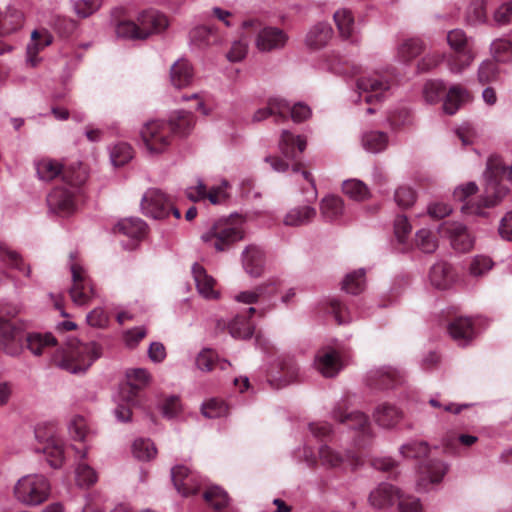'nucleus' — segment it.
Instances as JSON below:
<instances>
[{
  "instance_id": "338daca9",
  "label": "nucleus",
  "mask_w": 512,
  "mask_h": 512,
  "mask_svg": "<svg viewBox=\"0 0 512 512\" xmlns=\"http://www.w3.org/2000/svg\"><path fill=\"white\" fill-rule=\"evenodd\" d=\"M412 226L405 215H398L394 223V233L399 244L405 245L406 237L410 234Z\"/></svg>"
},
{
  "instance_id": "20e7f679",
  "label": "nucleus",
  "mask_w": 512,
  "mask_h": 512,
  "mask_svg": "<svg viewBox=\"0 0 512 512\" xmlns=\"http://www.w3.org/2000/svg\"><path fill=\"white\" fill-rule=\"evenodd\" d=\"M169 25L167 17L157 10L140 12L135 20H121L116 25L118 37L129 40H146L152 35L160 34Z\"/></svg>"
},
{
  "instance_id": "052dcab7",
  "label": "nucleus",
  "mask_w": 512,
  "mask_h": 512,
  "mask_svg": "<svg viewBox=\"0 0 512 512\" xmlns=\"http://www.w3.org/2000/svg\"><path fill=\"white\" fill-rule=\"evenodd\" d=\"M227 404L219 399H210L202 406V414L207 418H218L228 414Z\"/></svg>"
},
{
  "instance_id": "69168bd1",
  "label": "nucleus",
  "mask_w": 512,
  "mask_h": 512,
  "mask_svg": "<svg viewBox=\"0 0 512 512\" xmlns=\"http://www.w3.org/2000/svg\"><path fill=\"white\" fill-rule=\"evenodd\" d=\"M412 114L406 108H399L391 112L388 117L389 123L393 129H400L412 123Z\"/></svg>"
},
{
  "instance_id": "dca6fc26",
  "label": "nucleus",
  "mask_w": 512,
  "mask_h": 512,
  "mask_svg": "<svg viewBox=\"0 0 512 512\" xmlns=\"http://www.w3.org/2000/svg\"><path fill=\"white\" fill-rule=\"evenodd\" d=\"M473 95L469 89L462 84H452L446 88L443 97V111L448 115L456 114L460 109L472 103Z\"/></svg>"
},
{
  "instance_id": "f03ea898",
  "label": "nucleus",
  "mask_w": 512,
  "mask_h": 512,
  "mask_svg": "<svg viewBox=\"0 0 512 512\" xmlns=\"http://www.w3.org/2000/svg\"><path fill=\"white\" fill-rule=\"evenodd\" d=\"M101 355L102 347L96 342L81 343L73 339L53 354L52 362L63 370L78 373L86 371Z\"/></svg>"
},
{
  "instance_id": "9d476101",
  "label": "nucleus",
  "mask_w": 512,
  "mask_h": 512,
  "mask_svg": "<svg viewBox=\"0 0 512 512\" xmlns=\"http://www.w3.org/2000/svg\"><path fill=\"white\" fill-rule=\"evenodd\" d=\"M395 500H398L399 512H416V500L412 496H404L391 484L382 483L369 495L371 506L378 509L393 505Z\"/></svg>"
},
{
  "instance_id": "864d4df0",
  "label": "nucleus",
  "mask_w": 512,
  "mask_h": 512,
  "mask_svg": "<svg viewBox=\"0 0 512 512\" xmlns=\"http://www.w3.org/2000/svg\"><path fill=\"white\" fill-rule=\"evenodd\" d=\"M365 284V272L359 269L348 274L342 283V289L350 294H359L363 291Z\"/></svg>"
},
{
  "instance_id": "f704fd0d",
  "label": "nucleus",
  "mask_w": 512,
  "mask_h": 512,
  "mask_svg": "<svg viewBox=\"0 0 512 512\" xmlns=\"http://www.w3.org/2000/svg\"><path fill=\"white\" fill-rule=\"evenodd\" d=\"M333 35L331 26L327 23H317L306 36V44L311 49H320L327 45Z\"/></svg>"
},
{
  "instance_id": "4c0bfd02",
  "label": "nucleus",
  "mask_w": 512,
  "mask_h": 512,
  "mask_svg": "<svg viewBox=\"0 0 512 512\" xmlns=\"http://www.w3.org/2000/svg\"><path fill=\"white\" fill-rule=\"evenodd\" d=\"M193 78V69L191 64L185 60L180 59L173 64L170 70L171 83L176 88L188 86Z\"/></svg>"
},
{
  "instance_id": "4be33fe9",
  "label": "nucleus",
  "mask_w": 512,
  "mask_h": 512,
  "mask_svg": "<svg viewBox=\"0 0 512 512\" xmlns=\"http://www.w3.org/2000/svg\"><path fill=\"white\" fill-rule=\"evenodd\" d=\"M315 365L324 377H333L342 368L339 354L332 348L321 349L316 355Z\"/></svg>"
},
{
  "instance_id": "58836bf2",
  "label": "nucleus",
  "mask_w": 512,
  "mask_h": 512,
  "mask_svg": "<svg viewBox=\"0 0 512 512\" xmlns=\"http://www.w3.org/2000/svg\"><path fill=\"white\" fill-rule=\"evenodd\" d=\"M316 216L315 208L305 205L292 208L284 217L287 226H301L310 223Z\"/></svg>"
},
{
  "instance_id": "c03bdc74",
  "label": "nucleus",
  "mask_w": 512,
  "mask_h": 512,
  "mask_svg": "<svg viewBox=\"0 0 512 512\" xmlns=\"http://www.w3.org/2000/svg\"><path fill=\"white\" fill-rule=\"evenodd\" d=\"M446 86L440 79H429L422 86V97L427 104H436L444 97Z\"/></svg>"
},
{
  "instance_id": "e2e57ef3",
  "label": "nucleus",
  "mask_w": 512,
  "mask_h": 512,
  "mask_svg": "<svg viewBox=\"0 0 512 512\" xmlns=\"http://www.w3.org/2000/svg\"><path fill=\"white\" fill-rule=\"evenodd\" d=\"M141 386L133 382H127L120 389V398L124 404L134 407L138 403Z\"/></svg>"
},
{
  "instance_id": "aec40b11",
  "label": "nucleus",
  "mask_w": 512,
  "mask_h": 512,
  "mask_svg": "<svg viewBox=\"0 0 512 512\" xmlns=\"http://www.w3.org/2000/svg\"><path fill=\"white\" fill-rule=\"evenodd\" d=\"M357 88L361 93H366L365 102L371 104L374 100L380 101L383 93L390 88V82L387 79L374 74L368 77H361L357 80Z\"/></svg>"
},
{
  "instance_id": "c9c22d12",
  "label": "nucleus",
  "mask_w": 512,
  "mask_h": 512,
  "mask_svg": "<svg viewBox=\"0 0 512 512\" xmlns=\"http://www.w3.org/2000/svg\"><path fill=\"white\" fill-rule=\"evenodd\" d=\"M279 286L277 279H269L267 282L256 287L254 291H244L236 296V300L246 304H254L259 298L273 295Z\"/></svg>"
},
{
  "instance_id": "7ed1b4c3",
  "label": "nucleus",
  "mask_w": 512,
  "mask_h": 512,
  "mask_svg": "<svg viewBox=\"0 0 512 512\" xmlns=\"http://www.w3.org/2000/svg\"><path fill=\"white\" fill-rule=\"evenodd\" d=\"M477 190L478 187L475 182H468L455 188L453 197L456 201L464 203L461 207L462 212L470 215L483 216L485 215V208L497 205L508 192L507 187L500 184L495 178L488 177L484 194L481 196L480 200L477 202L467 201Z\"/></svg>"
},
{
  "instance_id": "ea45409f",
  "label": "nucleus",
  "mask_w": 512,
  "mask_h": 512,
  "mask_svg": "<svg viewBox=\"0 0 512 512\" xmlns=\"http://www.w3.org/2000/svg\"><path fill=\"white\" fill-rule=\"evenodd\" d=\"M23 14L14 8H7L5 12L0 11V36L10 34L21 28Z\"/></svg>"
},
{
  "instance_id": "393cba45",
  "label": "nucleus",
  "mask_w": 512,
  "mask_h": 512,
  "mask_svg": "<svg viewBox=\"0 0 512 512\" xmlns=\"http://www.w3.org/2000/svg\"><path fill=\"white\" fill-rule=\"evenodd\" d=\"M287 35L283 30L275 27L263 28L257 36V47L261 51H271L282 48L287 42Z\"/></svg>"
},
{
  "instance_id": "8fccbe9b",
  "label": "nucleus",
  "mask_w": 512,
  "mask_h": 512,
  "mask_svg": "<svg viewBox=\"0 0 512 512\" xmlns=\"http://www.w3.org/2000/svg\"><path fill=\"white\" fill-rule=\"evenodd\" d=\"M342 191L355 201H363L370 196L367 185L358 179H349L343 182Z\"/></svg>"
},
{
  "instance_id": "680f3d73",
  "label": "nucleus",
  "mask_w": 512,
  "mask_h": 512,
  "mask_svg": "<svg viewBox=\"0 0 512 512\" xmlns=\"http://www.w3.org/2000/svg\"><path fill=\"white\" fill-rule=\"evenodd\" d=\"M97 473L85 463H80L76 470V480L79 486L90 487L97 482Z\"/></svg>"
},
{
  "instance_id": "de8ad7c7",
  "label": "nucleus",
  "mask_w": 512,
  "mask_h": 512,
  "mask_svg": "<svg viewBox=\"0 0 512 512\" xmlns=\"http://www.w3.org/2000/svg\"><path fill=\"white\" fill-rule=\"evenodd\" d=\"M197 367L202 371H211L216 366L225 370L230 363L226 360H219L217 354L211 349L203 350L196 359Z\"/></svg>"
},
{
  "instance_id": "bf43d9fd",
  "label": "nucleus",
  "mask_w": 512,
  "mask_h": 512,
  "mask_svg": "<svg viewBox=\"0 0 512 512\" xmlns=\"http://www.w3.org/2000/svg\"><path fill=\"white\" fill-rule=\"evenodd\" d=\"M157 449L149 439H137L133 444V454L140 460H150L155 457Z\"/></svg>"
},
{
  "instance_id": "0e129e2a",
  "label": "nucleus",
  "mask_w": 512,
  "mask_h": 512,
  "mask_svg": "<svg viewBox=\"0 0 512 512\" xmlns=\"http://www.w3.org/2000/svg\"><path fill=\"white\" fill-rule=\"evenodd\" d=\"M415 199V192L410 186H400L395 192V201L402 209L412 207L415 203Z\"/></svg>"
},
{
  "instance_id": "4468645a",
  "label": "nucleus",
  "mask_w": 512,
  "mask_h": 512,
  "mask_svg": "<svg viewBox=\"0 0 512 512\" xmlns=\"http://www.w3.org/2000/svg\"><path fill=\"white\" fill-rule=\"evenodd\" d=\"M405 382L404 373L391 366L371 370L366 376V385L373 390L393 389Z\"/></svg>"
},
{
  "instance_id": "13d9d810",
  "label": "nucleus",
  "mask_w": 512,
  "mask_h": 512,
  "mask_svg": "<svg viewBox=\"0 0 512 512\" xmlns=\"http://www.w3.org/2000/svg\"><path fill=\"white\" fill-rule=\"evenodd\" d=\"M133 157V149L127 143L116 144L111 151V161L114 166L120 167L128 163Z\"/></svg>"
},
{
  "instance_id": "f257e3e1",
  "label": "nucleus",
  "mask_w": 512,
  "mask_h": 512,
  "mask_svg": "<svg viewBox=\"0 0 512 512\" xmlns=\"http://www.w3.org/2000/svg\"><path fill=\"white\" fill-rule=\"evenodd\" d=\"M56 343L57 340L51 334L26 333L15 318L0 319V348L9 355H19L24 348L34 355H41Z\"/></svg>"
},
{
  "instance_id": "423d86ee",
  "label": "nucleus",
  "mask_w": 512,
  "mask_h": 512,
  "mask_svg": "<svg viewBox=\"0 0 512 512\" xmlns=\"http://www.w3.org/2000/svg\"><path fill=\"white\" fill-rule=\"evenodd\" d=\"M50 484L46 477L30 474L20 478L14 486V496L22 504L36 506L48 499Z\"/></svg>"
},
{
  "instance_id": "a878e982",
  "label": "nucleus",
  "mask_w": 512,
  "mask_h": 512,
  "mask_svg": "<svg viewBox=\"0 0 512 512\" xmlns=\"http://www.w3.org/2000/svg\"><path fill=\"white\" fill-rule=\"evenodd\" d=\"M52 40V35L46 29H36L31 33V41L27 46V61L32 67L39 64V52L49 46Z\"/></svg>"
},
{
  "instance_id": "412c9836",
  "label": "nucleus",
  "mask_w": 512,
  "mask_h": 512,
  "mask_svg": "<svg viewBox=\"0 0 512 512\" xmlns=\"http://www.w3.org/2000/svg\"><path fill=\"white\" fill-rule=\"evenodd\" d=\"M448 471V465L438 459H430L420 467L418 489L427 490L429 484H438Z\"/></svg>"
},
{
  "instance_id": "2eb2a0df",
  "label": "nucleus",
  "mask_w": 512,
  "mask_h": 512,
  "mask_svg": "<svg viewBox=\"0 0 512 512\" xmlns=\"http://www.w3.org/2000/svg\"><path fill=\"white\" fill-rule=\"evenodd\" d=\"M76 190L67 188L66 186L55 187L47 196V204L49 209L60 216H68L75 212Z\"/></svg>"
},
{
  "instance_id": "6ab92c4d",
  "label": "nucleus",
  "mask_w": 512,
  "mask_h": 512,
  "mask_svg": "<svg viewBox=\"0 0 512 512\" xmlns=\"http://www.w3.org/2000/svg\"><path fill=\"white\" fill-rule=\"evenodd\" d=\"M256 312V309L250 307L245 314L236 315L228 324L219 320L217 329H228L229 334L233 338L246 339L253 335L254 325L250 321V317Z\"/></svg>"
},
{
  "instance_id": "39448f33",
  "label": "nucleus",
  "mask_w": 512,
  "mask_h": 512,
  "mask_svg": "<svg viewBox=\"0 0 512 512\" xmlns=\"http://www.w3.org/2000/svg\"><path fill=\"white\" fill-rule=\"evenodd\" d=\"M201 238L216 251H226L244 238L243 219L238 215L220 219Z\"/></svg>"
},
{
  "instance_id": "ddd939ff",
  "label": "nucleus",
  "mask_w": 512,
  "mask_h": 512,
  "mask_svg": "<svg viewBox=\"0 0 512 512\" xmlns=\"http://www.w3.org/2000/svg\"><path fill=\"white\" fill-rule=\"evenodd\" d=\"M72 286L69 289L71 300L79 306L86 305L95 296L92 280L77 263L71 264Z\"/></svg>"
},
{
  "instance_id": "0eeeda50",
  "label": "nucleus",
  "mask_w": 512,
  "mask_h": 512,
  "mask_svg": "<svg viewBox=\"0 0 512 512\" xmlns=\"http://www.w3.org/2000/svg\"><path fill=\"white\" fill-rule=\"evenodd\" d=\"M333 418L358 432L355 442L359 448L365 447L372 438L368 416L360 411H349L347 400L337 403L333 410Z\"/></svg>"
},
{
  "instance_id": "7c9ffc66",
  "label": "nucleus",
  "mask_w": 512,
  "mask_h": 512,
  "mask_svg": "<svg viewBox=\"0 0 512 512\" xmlns=\"http://www.w3.org/2000/svg\"><path fill=\"white\" fill-rule=\"evenodd\" d=\"M114 233L124 235L133 241H140L147 233V225L140 218H125L115 225Z\"/></svg>"
},
{
  "instance_id": "c85d7f7f",
  "label": "nucleus",
  "mask_w": 512,
  "mask_h": 512,
  "mask_svg": "<svg viewBox=\"0 0 512 512\" xmlns=\"http://www.w3.org/2000/svg\"><path fill=\"white\" fill-rule=\"evenodd\" d=\"M447 331L459 345H467L475 336L471 319L459 317L448 324Z\"/></svg>"
},
{
  "instance_id": "6e6552de",
  "label": "nucleus",
  "mask_w": 512,
  "mask_h": 512,
  "mask_svg": "<svg viewBox=\"0 0 512 512\" xmlns=\"http://www.w3.org/2000/svg\"><path fill=\"white\" fill-rule=\"evenodd\" d=\"M447 43L456 53L448 61L449 71L459 75L472 64L475 58V53L470 48V39L462 29H453L447 33Z\"/></svg>"
},
{
  "instance_id": "e433bc0d",
  "label": "nucleus",
  "mask_w": 512,
  "mask_h": 512,
  "mask_svg": "<svg viewBox=\"0 0 512 512\" xmlns=\"http://www.w3.org/2000/svg\"><path fill=\"white\" fill-rule=\"evenodd\" d=\"M402 416V411L389 403L379 405L374 412L375 421L383 428L394 427L401 420Z\"/></svg>"
},
{
  "instance_id": "09e8293b",
  "label": "nucleus",
  "mask_w": 512,
  "mask_h": 512,
  "mask_svg": "<svg viewBox=\"0 0 512 512\" xmlns=\"http://www.w3.org/2000/svg\"><path fill=\"white\" fill-rule=\"evenodd\" d=\"M343 210V200L338 196L325 197L321 202V214L328 221L337 219L342 215Z\"/></svg>"
},
{
  "instance_id": "72a5a7b5",
  "label": "nucleus",
  "mask_w": 512,
  "mask_h": 512,
  "mask_svg": "<svg viewBox=\"0 0 512 512\" xmlns=\"http://www.w3.org/2000/svg\"><path fill=\"white\" fill-rule=\"evenodd\" d=\"M186 195L191 201H199L207 198L212 204H219L226 198L222 187L212 188L207 192L206 186L201 181H198L195 187L187 188Z\"/></svg>"
},
{
  "instance_id": "6e6d98bb",
  "label": "nucleus",
  "mask_w": 512,
  "mask_h": 512,
  "mask_svg": "<svg viewBox=\"0 0 512 512\" xmlns=\"http://www.w3.org/2000/svg\"><path fill=\"white\" fill-rule=\"evenodd\" d=\"M486 7L484 0H473L466 11V20L470 24H479L486 21Z\"/></svg>"
},
{
  "instance_id": "5701e85b",
  "label": "nucleus",
  "mask_w": 512,
  "mask_h": 512,
  "mask_svg": "<svg viewBox=\"0 0 512 512\" xmlns=\"http://www.w3.org/2000/svg\"><path fill=\"white\" fill-rule=\"evenodd\" d=\"M457 276L453 267L445 262L435 263L429 273L431 284L440 290H446L453 286Z\"/></svg>"
},
{
  "instance_id": "774afa93",
  "label": "nucleus",
  "mask_w": 512,
  "mask_h": 512,
  "mask_svg": "<svg viewBox=\"0 0 512 512\" xmlns=\"http://www.w3.org/2000/svg\"><path fill=\"white\" fill-rule=\"evenodd\" d=\"M398 59L403 63H410L416 57V42L413 38L403 40L397 52Z\"/></svg>"
},
{
  "instance_id": "49530a36",
  "label": "nucleus",
  "mask_w": 512,
  "mask_h": 512,
  "mask_svg": "<svg viewBox=\"0 0 512 512\" xmlns=\"http://www.w3.org/2000/svg\"><path fill=\"white\" fill-rule=\"evenodd\" d=\"M203 498L205 502L216 511H221L227 507L229 503V496L219 486H210L204 493Z\"/></svg>"
},
{
  "instance_id": "cd10ccee",
  "label": "nucleus",
  "mask_w": 512,
  "mask_h": 512,
  "mask_svg": "<svg viewBox=\"0 0 512 512\" xmlns=\"http://www.w3.org/2000/svg\"><path fill=\"white\" fill-rule=\"evenodd\" d=\"M265 255L255 245H249L242 254V265L246 273L252 277H260L264 271Z\"/></svg>"
},
{
  "instance_id": "3c124183",
  "label": "nucleus",
  "mask_w": 512,
  "mask_h": 512,
  "mask_svg": "<svg viewBox=\"0 0 512 512\" xmlns=\"http://www.w3.org/2000/svg\"><path fill=\"white\" fill-rule=\"evenodd\" d=\"M363 146L366 150L378 153L383 151L388 144V136L384 132L371 131L363 135Z\"/></svg>"
},
{
  "instance_id": "473e14b6",
  "label": "nucleus",
  "mask_w": 512,
  "mask_h": 512,
  "mask_svg": "<svg viewBox=\"0 0 512 512\" xmlns=\"http://www.w3.org/2000/svg\"><path fill=\"white\" fill-rule=\"evenodd\" d=\"M193 277L200 295L207 299H216L218 292L215 289V280L209 276L206 270L199 264L192 268Z\"/></svg>"
},
{
  "instance_id": "a19ab883",
  "label": "nucleus",
  "mask_w": 512,
  "mask_h": 512,
  "mask_svg": "<svg viewBox=\"0 0 512 512\" xmlns=\"http://www.w3.org/2000/svg\"><path fill=\"white\" fill-rule=\"evenodd\" d=\"M63 168L62 163L51 158H42L36 162L37 175L43 181H52L62 176Z\"/></svg>"
},
{
  "instance_id": "37998d69",
  "label": "nucleus",
  "mask_w": 512,
  "mask_h": 512,
  "mask_svg": "<svg viewBox=\"0 0 512 512\" xmlns=\"http://www.w3.org/2000/svg\"><path fill=\"white\" fill-rule=\"evenodd\" d=\"M0 260L5 265L18 269L29 276L30 269L24 264L22 256L5 242H0Z\"/></svg>"
},
{
  "instance_id": "b1692460",
  "label": "nucleus",
  "mask_w": 512,
  "mask_h": 512,
  "mask_svg": "<svg viewBox=\"0 0 512 512\" xmlns=\"http://www.w3.org/2000/svg\"><path fill=\"white\" fill-rule=\"evenodd\" d=\"M290 105L282 99L274 98L268 101L267 107L258 109L253 115V122H261L264 119L273 116L275 122H281L288 118Z\"/></svg>"
},
{
  "instance_id": "f3484780",
  "label": "nucleus",
  "mask_w": 512,
  "mask_h": 512,
  "mask_svg": "<svg viewBox=\"0 0 512 512\" xmlns=\"http://www.w3.org/2000/svg\"><path fill=\"white\" fill-rule=\"evenodd\" d=\"M298 376V367L290 356H283L278 359L276 367L268 374V381L271 386L279 389L294 382Z\"/></svg>"
},
{
  "instance_id": "79ce46f5",
  "label": "nucleus",
  "mask_w": 512,
  "mask_h": 512,
  "mask_svg": "<svg viewBox=\"0 0 512 512\" xmlns=\"http://www.w3.org/2000/svg\"><path fill=\"white\" fill-rule=\"evenodd\" d=\"M61 177L69 185L68 188L75 189L78 192V188L87 180L86 166L78 163L63 168Z\"/></svg>"
},
{
  "instance_id": "f8f14e48",
  "label": "nucleus",
  "mask_w": 512,
  "mask_h": 512,
  "mask_svg": "<svg viewBox=\"0 0 512 512\" xmlns=\"http://www.w3.org/2000/svg\"><path fill=\"white\" fill-rule=\"evenodd\" d=\"M140 134L145 147L152 154L164 152L171 144L172 128L165 121L153 120L145 123Z\"/></svg>"
},
{
  "instance_id": "a211bd4d",
  "label": "nucleus",
  "mask_w": 512,
  "mask_h": 512,
  "mask_svg": "<svg viewBox=\"0 0 512 512\" xmlns=\"http://www.w3.org/2000/svg\"><path fill=\"white\" fill-rule=\"evenodd\" d=\"M441 233L450 239L453 248L459 252H467L474 245V238L467 228L459 222H444L440 226Z\"/></svg>"
},
{
  "instance_id": "603ef678",
  "label": "nucleus",
  "mask_w": 512,
  "mask_h": 512,
  "mask_svg": "<svg viewBox=\"0 0 512 512\" xmlns=\"http://www.w3.org/2000/svg\"><path fill=\"white\" fill-rule=\"evenodd\" d=\"M334 21L341 37L347 39L351 36L354 26V17L348 9H340L334 13Z\"/></svg>"
},
{
  "instance_id": "2f4dec72",
  "label": "nucleus",
  "mask_w": 512,
  "mask_h": 512,
  "mask_svg": "<svg viewBox=\"0 0 512 512\" xmlns=\"http://www.w3.org/2000/svg\"><path fill=\"white\" fill-rule=\"evenodd\" d=\"M306 139L302 136H295L288 130L281 134L279 147L287 159H297L306 148Z\"/></svg>"
},
{
  "instance_id": "c756f323",
  "label": "nucleus",
  "mask_w": 512,
  "mask_h": 512,
  "mask_svg": "<svg viewBox=\"0 0 512 512\" xmlns=\"http://www.w3.org/2000/svg\"><path fill=\"white\" fill-rule=\"evenodd\" d=\"M190 42L198 48H206L217 45L222 41L218 30L212 26L199 25L189 33Z\"/></svg>"
},
{
  "instance_id": "9b49d317",
  "label": "nucleus",
  "mask_w": 512,
  "mask_h": 512,
  "mask_svg": "<svg viewBox=\"0 0 512 512\" xmlns=\"http://www.w3.org/2000/svg\"><path fill=\"white\" fill-rule=\"evenodd\" d=\"M141 209L143 214L154 219H164L173 214L176 219H180L179 209L174 207L171 198L159 189H148L141 200Z\"/></svg>"
},
{
  "instance_id": "5fc2aeb1",
  "label": "nucleus",
  "mask_w": 512,
  "mask_h": 512,
  "mask_svg": "<svg viewBox=\"0 0 512 512\" xmlns=\"http://www.w3.org/2000/svg\"><path fill=\"white\" fill-rule=\"evenodd\" d=\"M490 51L498 62L512 61V42L507 39H496L491 43Z\"/></svg>"
},
{
  "instance_id": "a18cd8bd",
  "label": "nucleus",
  "mask_w": 512,
  "mask_h": 512,
  "mask_svg": "<svg viewBox=\"0 0 512 512\" xmlns=\"http://www.w3.org/2000/svg\"><path fill=\"white\" fill-rule=\"evenodd\" d=\"M172 128V135H187L194 126V116L190 112L179 111L175 116L171 117L167 122Z\"/></svg>"
},
{
  "instance_id": "bb28decb",
  "label": "nucleus",
  "mask_w": 512,
  "mask_h": 512,
  "mask_svg": "<svg viewBox=\"0 0 512 512\" xmlns=\"http://www.w3.org/2000/svg\"><path fill=\"white\" fill-rule=\"evenodd\" d=\"M52 40V35L46 29H36L31 33V41L27 46V61L32 67L39 64V52L49 46Z\"/></svg>"
},
{
  "instance_id": "4d7b16f0",
  "label": "nucleus",
  "mask_w": 512,
  "mask_h": 512,
  "mask_svg": "<svg viewBox=\"0 0 512 512\" xmlns=\"http://www.w3.org/2000/svg\"><path fill=\"white\" fill-rule=\"evenodd\" d=\"M493 265V261L488 256L477 255L469 264V274L473 277H481L489 272Z\"/></svg>"
},
{
  "instance_id": "1a4fd4ad",
  "label": "nucleus",
  "mask_w": 512,
  "mask_h": 512,
  "mask_svg": "<svg viewBox=\"0 0 512 512\" xmlns=\"http://www.w3.org/2000/svg\"><path fill=\"white\" fill-rule=\"evenodd\" d=\"M38 441L36 450L42 452L52 468H59L64 461V443L53 425H39L35 429Z\"/></svg>"
}]
</instances>
